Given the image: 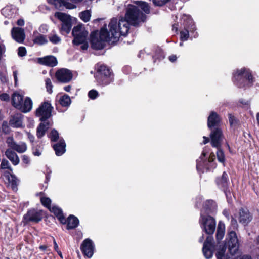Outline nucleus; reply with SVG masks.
I'll return each instance as SVG.
<instances>
[{"label": "nucleus", "instance_id": "obj_63", "mask_svg": "<svg viewBox=\"0 0 259 259\" xmlns=\"http://www.w3.org/2000/svg\"><path fill=\"white\" fill-rule=\"evenodd\" d=\"M13 76H14L15 84H16L17 82L18 81L17 71H15L13 72Z\"/></svg>", "mask_w": 259, "mask_h": 259}, {"label": "nucleus", "instance_id": "obj_29", "mask_svg": "<svg viewBox=\"0 0 259 259\" xmlns=\"http://www.w3.org/2000/svg\"><path fill=\"white\" fill-rule=\"evenodd\" d=\"M207 152L205 151V150H204L202 152L201 156L200 157V159H198L197 160V169L199 171H202V172H204V168H207V167L205 166V165H203V164H204V162L203 161V158L206 155Z\"/></svg>", "mask_w": 259, "mask_h": 259}, {"label": "nucleus", "instance_id": "obj_32", "mask_svg": "<svg viewBox=\"0 0 259 259\" xmlns=\"http://www.w3.org/2000/svg\"><path fill=\"white\" fill-rule=\"evenodd\" d=\"M33 41L34 44L39 45H42L48 42L46 36L40 34H38L37 35L35 36Z\"/></svg>", "mask_w": 259, "mask_h": 259}, {"label": "nucleus", "instance_id": "obj_15", "mask_svg": "<svg viewBox=\"0 0 259 259\" xmlns=\"http://www.w3.org/2000/svg\"><path fill=\"white\" fill-rule=\"evenodd\" d=\"M13 39L19 43H22L25 38L24 30L20 27H13L11 31Z\"/></svg>", "mask_w": 259, "mask_h": 259}, {"label": "nucleus", "instance_id": "obj_20", "mask_svg": "<svg viewBox=\"0 0 259 259\" xmlns=\"http://www.w3.org/2000/svg\"><path fill=\"white\" fill-rule=\"evenodd\" d=\"M37 128V136L38 138L42 137L47 130L52 126V123L48 121H42Z\"/></svg>", "mask_w": 259, "mask_h": 259}, {"label": "nucleus", "instance_id": "obj_12", "mask_svg": "<svg viewBox=\"0 0 259 259\" xmlns=\"http://www.w3.org/2000/svg\"><path fill=\"white\" fill-rule=\"evenodd\" d=\"M216 183L218 187L223 190L227 197L230 194L229 191H227L228 187V177L227 173L224 172L221 177H219L216 180Z\"/></svg>", "mask_w": 259, "mask_h": 259}, {"label": "nucleus", "instance_id": "obj_7", "mask_svg": "<svg viewBox=\"0 0 259 259\" xmlns=\"http://www.w3.org/2000/svg\"><path fill=\"white\" fill-rule=\"evenodd\" d=\"M53 107L48 102H44L37 109L36 115L40 117L41 121H46L51 116Z\"/></svg>", "mask_w": 259, "mask_h": 259}, {"label": "nucleus", "instance_id": "obj_59", "mask_svg": "<svg viewBox=\"0 0 259 259\" xmlns=\"http://www.w3.org/2000/svg\"><path fill=\"white\" fill-rule=\"evenodd\" d=\"M66 9H73L76 7L75 5L73 4H69L66 2L65 5Z\"/></svg>", "mask_w": 259, "mask_h": 259}, {"label": "nucleus", "instance_id": "obj_40", "mask_svg": "<svg viewBox=\"0 0 259 259\" xmlns=\"http://www.w3.org/2000/svg\"><path fill=\"white\" fill-rule=\"evenodd\" d=\"M226 251V246L223 245L222 247L218 251L216 256L217 259H228L225 254Z\"/></svg>", "mask_w": 259, "mask_h": 259}, {"label": "nucleus", "instance_id": "obj_41", "mask_svg": "<svg viewBox=\"0 0 259 259\" xmlns=\"http://www.w3.org/2000/svg\"><path fill=\"white\" fill-rule=\"evenodd\" d=\"M49 138L51 141L55 142L59 139V133L55 129L52 130L49 135Z\"/></svg>", "mask_w": 259, "mask_h": 259}, {"label": "nucleus", "instance_id": "obj_56", "mask_svg": "<svg viewBox=\"0 0 259 259\" xmlns=\"http://www.w3.org/2000/svg\"><path fill=\"white\" fill-rule=\"evenodd\" d=\"M22 161L24 163L26 164H28L30 163L29 158L26 155H23L22 156Z\"/></svg>", "mask_w": 259, "mask_h": 259}, {"label": "nucleus", "instance_id": "obj_46", "mask_svg": "<svg viewBox=\"0 0 259 259\" xmlns=\"http://www.w3.org/2000/svg\"><path fill=\"white\" fill-rule=\"evenodd\" d=\"M45 85L47 92L49 94H51L53 92V86L52 81L50 78H46L45 79Z\"/></svg>", "mask_w": 259, "mask_h": 259}, {"label": "nucleus", "instance_id": "obj_19", "mask_svg": "<svg viewBox=\"0 0 259 259\" xmlns=\"http://www.w3.org/2000/svg\"><path fill=\"white\" fill-rule=\"evenodd\" d=\"M39 63L50 67H54L57 64L56 58L53 56H46L38 59Z\"/></svg>", "mask_w": 259, "mask_h": 259}, {"label": "nucleus", "instance_id": "obj_18", "mask_svg": "<svg viewBox=\"0 0 259 259\" xmlns=\"http://www.w3.org/2000/svg\"><path fill=\"white\" fill-rule=\"evenodd\" d=\"M212 238L211 236L207 237L203 247V253L206 259H209L212 256Z\"/></svg>", "mask_w": 259, "mask_h": 259}, {"label": "nucleus", "instance_id": "obj_37", "mask_svg": "<svg viewBox=\"0 0 259 259\" xmlns=\"http://www.w3.org/2000/svg\"><path fill=\"white\" fill-rule=\"evenodd\" d=\"M91 16V12L89 10L84 11L79 14L80 19L85 22H88L90 20Z\"/></svg>", "mask_w": 259, "mask_h": 259}, {"label": "nucleus", "instance_id": "obj_25", "mask_svg": "<svg viewBox=\"0 0 259 259\" xmlns=\"http://www.w3.org/2000/svg\"><path fill=\"white\" fill-rule=\"evenodd\" d=\"M53 147L57 156L63 155L65 152V142L64 140H60L59 142L54 144Z\"/></svg>", "mask_w": 259, "mask_h": 259}, {"label": "nucleus", "instance_id": "obj_31", "mask_svg": "<svg viewBox=\"0 0 259 259\" xmlns=\"http://www.w3.org/2000/svg\"><path fill=\"white\" fill-rule=\"evenodd\" d=\"M66 33H68L70 31L72 25L75 22L76 19L71 17L69 15L66 14Z\"/></svg>", "mask_w": 259, "mask_h": 259}, {"label": "nucleus", "instance_id": "obj_55", "mask_svg": "<svg viewBox=\"0 0 259 259\" xmlns=\"http://www.w3.org/2000/svg\"><path fill=\"white\" fill-rule=\"evenodd\" d=\"M228 117L230 125H233L235 121L234 116L231 114H229Z\"/></svg>", "mask_w": 259, "mask_h": 259}, {"label": "nucleus", "instance_id": "obj_2", "mask_svg": "<svg viewBox=\"0 0 259 259\" xmlns=\"http://www.w3.org/2000/svg\"><path fill=\"white\" fill-rule=\"evenodd\" d=\"M233 81L239 88L249 87L254 82V77L249 68L243 67L234 72Z\"/></svg>", "mask_w": 259, "mask_h": 259}, {"label": "nucleus", "instance_id": "obj_48", "mask_svg": "<svg viewBox=\"0 0 259 259\" xmlns=\"http://www.w3.org/2000/svg\"><path fill=\"white\" fill-rule=\"evenodd\" d=\"M0 168L3 169H8L12 171V168L11 167L9 161L5 159H2Z\"/></svg>", "mask_w": 259, "mask_h": 259}, {"label": "nucleus", "instance_id": "obj_57", "mask_svg": "<svg viewBox=\"0 0 259 259\" xmlns=\"http://www.w3.org/2000/svg\"><path fill=\"white\" fill-rule=\"evenodd\" d=\"M27 135L30 141L31 142H33L35 139L34 136L29 132H27Z\"/></svg>", "mask_w": 259, "mask_h": 259}, {"label": "nucleus", "instance_id": "obj_27", "mask_svg": "<svg viewBox=\"0 0 259 259\" xmlns=\"http://www.w3.org/2000/svg\"><path fill=\"white\" fill-rule=\"evenodd\" d=\"M225 224L222 222H219L218 225L216 234V238L218 241L221 240L223 238L225 234Z\"/></svg>", "mask_w": 259, "mask_h": 259}, {"label": "nucleus", "instance_id": "obj_33", "mask_svg": "<svg viewBox=\"0 0 259 259\" xmlns=\"http://www.w3.org/2000/svg\"><path fill=\"white\" fill-rule=\"evenodd\" d=\"M48 2L54 5L56 9L60 10H63L65 6V0H48Z\"/></svg>", "mask_w": 259, "mask_h": 259}, {"label": "nucleus", "instance_id": "obj_36", "mask_svg": "<svg viewBox=\"0 0 259 259\" xmlns=\"http://www.w3.org/2000/svg\"><path fill=\"white\" fill-rule=\"evenodd\" d=\"M13 150L20 153H24L27 150V145L24 142H21L19 144L17 143Z\"/></svg>", "mask_w": 259, "mask_h": 259}, {"label": "nucleus", "instance_id": "obj_5", "mask_svg": "<svg viewBox=\"0 0 259 259\" xmlns=\"http://www.w3.org/2000/svg\"><path fill=\"white\" fill-rule=\"evenodd\" d=\"M182 19L186 22L184 23L185 25L184 29L180 32V38L182 41L187 40L189 36V32H194L196 28L194 22L190 16L187 15H183Z\"/></svg>", "mask_w": 259, "mask_h": 259}, {"label": "nucleus", "instance_id": "obj_64", "mask_svg": "<svg viewBox=\"0 0 259 259\" xmlns=\"http://www.w3.org/2000/svg\"><path fill=\"white\" fill-rule=\"evenodd\" d=\"M169 60L173 62L175 61L177 59V56L176 55H172L169 57Z\"/></svg>", "mask_w": 259, "mask_h": 259}, {"label": "nucleus", "instance_id": "obj_28", "mask_svg": "<svg viewBox=\"0 0 259 259\" xmlns=\"http://www.w3.org/2000/svg\"><path fill=\"white\" fill-rule=\"evenodd\" d=\"M6 177L8 181L9 185L11 187L14 191H16L17 190V186L18 181L16 177L14 175H10L9 173H7L6 175Z\"/></svg>", "mask_w": 259, "mask_h": 259}, {"label": "nucleus", "instance_id": "obj_53", "mask_svg": "<svg viewBox=\"0 0 259 259\" xmlns=\"http://www.w3.org/2000/svg\"><path fill=\"white\" fill-rule=\"evenodd\" d=\"M41 152H42V150H41V149L40 148V147H39V148L35 147V148H33V154L35 156H39L41 154Z\"/></svg>", "mask_w": 259, "mask_h": 259}, {"label": "nucleus", "instance_id": "obj_43", "mask_svg": "<svg viewBox=\"0 0 259 259\" xmlns=\"http://www.w3.org/2000/svg\"><path fill=\"white\" fill-rule=\"evenodd\" d=\"M1 13L6 17H11L13 15V13L11 12V8L9 7H6L2 9Z\"/></svg>", "mask_w": 259, "mask_h": 259}, {"label": "nucleus", "instance_id": "obj_50", "mask_svg": "<svg viewBox=\"0 0 259 259\" xmlns=\"http://www.w3.org/2000/svg\"><path fill=\"white\" fill-rule=\"evenodd\" d=\"M2 132L5 134H8L10 132L11 130L10 128V127L9 126L8 123L7 121H4L3 122L2 125Z\"/></svg>", "mask_w": 259, "mask_h": 259}, {"label": "nucleus", "instance_id": "obj_58", "mask_svg": "<svg viewBox=\"0 0 259 259\" xmlns=\"http://www.w3.org/2000/svg\"><path fill=\"white\" fill-rule=\"evenodd\" d=\"M231 224L234 228L237 227V226H238L237 222V221L235 219L232 218L231 221Z\"/></svg>", "mask_w": 259, "mask_h": 259}, {"label": "nucleus", "instance_id": "obj_38", "mask_svg": "<svg viewBox=\"0 0 259 259\" xmlns=\"http://www.w3.org/2000/svg\"><path fill=\"white\" fill-rule=\"evenodd\" d=\"M77 76L76 72H72L71 70L66 69V82L70 81L73 78Z\"/></svg>", "mask_w": 259, "mask_h": 259}, {"label": "nucleus", "instance_id": "obj_8", "mask_svg": "<svg viewBox=\"0 0 259 259\" xmlns=\"http://www.w3.org/2000/svg\"><path fill=\"white\" fill-rule=\"evenodd\" d=\"M227 239L230 253L232 255L236 254L239 248V242L236 233L233 231H230L228 233Z\"/></svg>", "mask_w": 259, "mask_h": 259}, {"label": "nucleus", "instance_id": "obj_6", "mask_svg": "<svg viewBox=\"0 0 259 259\" xmlns=\"http://www.w3.org/2000/svg\"><path fill=\"white\" fill-rule=\"evenodd\" d=\"M99 79L103 85L109 84L113 79L110 70L105 65H101L97 70Z\"/></svg>", "mask_w": 259, "mask_h": 259}, {"label": "nucleus", "instance_id": "obj_26", "mask_svg": "<svg viewBox=\"0 0 259 259\" xmlns=\"http://www.w3.org/2000/svg\"><path fill=\"white\" fill-rule=\"evenodd\" d=\"M32 108V101L31 99L29 97H26L24 100L23 101L22 104H21V107L19 108V110H20L23 112L26 113L29 112Z\"/></svg>", "mask_w": 259, "mask_h": 259}, {"label": "nucleus", "instance_id": "obj_1", "mask_svg": "<svg viewBox=\"0 0 259 259\" xmlns=\"http://www.w3.org/2000/svg\"><path fill=\"white\" fill-rule=\"evenodd\" d=\"M145 19V15L137 7L129 6L125 15V19H112L108 25L109 30H107L106 26L102 28L99 37L97 32L91 33L92 47L96 50H100L104 48L105 42L114 43L117 41L121 35H126L129 30L130 24L136 26L144 22Z\"/></svg>", "mask_w": 259, "mask_h": 259}, {"label": "nucleus", "instance_id": "obj_52", "mask_svg": "<svg viewBox=\"0 0 259 259\" xmlns=\"http://www.w3.org/2000/svg\"><path fill=\"white\" fill-rule=\"evenodd\" d=\"M18 54L20 57H23L26 54V50L25 47H20L18 48Z\"/></svg>", "mask_w": 259, "mask_h": 259}, {"label": "nucleus", "instance_id": "obj_60", "mask_svg": "<svg viewBox=\"0 0 259 259\" xmlns=\"http://www.w3.org/2000/svg\"><path fill=\"white\" fill-rule=\"evenodd\" d=\"M71 103V99L69 96L66 95V107L69 106Z\"/></svg>", "mask_w": 259, "mask_h": 259}, {"label": "nucleus", "instance_id": "obj_10", "mask_svg": "<svg viewBox=\"0 0 259 259\" xmlns=\"http://www.w3.org/2000/svg\"><path fill=\"white\" fill-rule=\"evenodd\" d=\"M80 249L85 256L88 258L92 257L95 249L93 242L89 238L85 239L81 245Z\"/></svg>", "mask_w": 259, "mask_h": 259}, {"label": "nucleus", "instance_id": "obj_23", "mask_svg": "<svg viewBox=\"0 0 259 259\" xmlns=\"http://www.w3.org/2000/svg\"><path fill=\"white\" fill-rule=\"evenodd\" d=\"M23 101V96L18 93H14L12 97V105L17 109L21 107Z\"/></svg>", "mask_w": 259, "mask_h": 259}, {"label": "nucleus", "instance_id": "obj_30", "mask_svg": "<svg viewBox=\"0 0 259 259\" xmlns=\"http://www.w3.org/2000/svg\"><path fill=\"white\" fill-rule=\"evenodd\" d=\"M55 78L57 82L65 83V69H58L55 73Z\"/></svg>", "mask_w": 259, "mask_h": 259}, {"label": "nucleus", "instance_id": "obj_16", "mask_svg": "<svg viewBox=\"0 0 259 259\" xmlns=\"http://www.w3.org/2000/svg\"><path fill=\"white\" fill-rule=\"evenodd\" d=\"M23 117L20 113H16L10 117L9 125L13 128H21L23 127Z\"/></svg>", "mask_w": 259, "mask_h": 259}, {"label": "nucleus", "instance_id": "obj_45", "mask_svg": "<svg viewBox=\"0 0 259 259\" xmlns=\"http://www.w3.org/2000/svg\"><path fill=\"white\" fill-rule=\"evenodd\" d=\"M49 39L54 44H57L61 41V38L56 34H50Z\"/></svg>", "mask_w": 259, "mask_h": 259}, {"label": "nucleus", "instance_id": "obj_42", "mask_svg": "<svg viewBox=\"0 0 259 259\" xmlns=\"http://www.w3.org/2000/svg\"><path fill=\"white\" fill-rule=\"evenodd\" d=\"M6 143L8 146L9 147V149H11L12 150L14 149L17 144L12 137H9L7 138Z\"/></svg>", "mask_w": 259, "mask_h": 259}, {"label": "nucleus", "instance_id": "obj_14", "mask_svg": "<svg viewBox=\"0 0 259 259\" xmlns=\"http://www.w3.org/2000/svg\"><path fill=\"white\" fill-rule=\"evenodd\" d=\"M252 219V217L248 209L245 208L239 209L238 219L240 223L246 225L251 221Z\"/></svg>", "mask_w": 259, "mask_h": 259}, {"label": "nucleus", "instance_id": "obj_61", "mask_svg": "<svg viewBox=\"0 0 259 259\" xmlns=\"http://www.w3.org/2000/svg\"><path fill=\"white\" fill-rule=\"evenodd\" d=\"M215 155L213 153H211L209 156V157L208 159V162H211L213 161V160L215 159Z\"/></svg>", "mask_w": 259, "mask_h": 259}, {"label": "nucleus", "instance_id": "obj_22", "mask_svg": "<svg viewBox=\"0 0 259 259\" xmlns=\"http://www.w3.org/2000/svg\"><path fill=\"white\" fill-rule=\"evenodd\" d=\"M49 210L54 214L62 224H65V218L63 217V211L61 208L57 206L53 205Z\"/></svg>", "mask_w": 259, "mask_h": 259}, {"label": "nucleus", "instance_id": "obj_44", "mask_svg": "<svg viewBox=\"0 0 259 259\" xmlns=\"http://www.w3.org/2000/svg\"><path fill=\"white\" fill-rule=\"evenodd\" d=\"M218 150L217 152L218 160L219 162L224 163L225 160V155L223 151L220 148H218Z\"/></svg>", "mask_w": 259, "mask_h": 259}, {"label": "nucleus", "instance_id": "obj_4", "mask_svg": "<svg viewBox=\"0 0 259 259\" xmlns=\"http://www.w3.org/2000/svg\"><path fill=\"white\" fill-rule=\"evenodd\" d=\"M199 224L201 228L206 234H212L215 229L216 222L214 219L210 215L200 214Z\"/></svg>", "mask_w": 259, "mask_h": 259}, {"label": "nucleus", "instance_id": "obj_3", "mask_svg": "<svg viewBox=\"0 0 259 259\" xmlns=\"http://www.w3.org/2000/svg\"><path fill=\"white\" fill-rule=\"evenodd\" d=\"M74 36L73 43L76 45H82L81 48L83 50H87L88 48V32L82 25H78L74 27L72 30Z\"/></svg>", "mask_w": 259, "mask_h": 259}, {"label": "nucleus", "instance_id": "obj_54", "mask_svg": "<svg viewBox=\"0 0 259 259\" xmlns=\"http://www.w3.org/2000/svg\"><path fill=\"white\" fill-rule=\"evenodd\" d=\"M9 95L6 93H2L0 95V99L2 101H7L9 100Z\"/></svg>", "mask_w": 259, "mask_h": 259}, {"label": "nucleus", "instance_id": "obj_39", "mask_svg": "<svg viewBox=\"0 0 259 259\" xmlns=\"http://www.w3.org/2000/svg\"><path fill=\"white\" fill-rule=\"evenodd\" d=\"M40 201L41 204L48 209H49L51 206V200L47 197L41 196L40 197Z\"/></svg>", "mask_w": 259, "mask_h": 259}, {"label": "nucleus", "instance_id": "obj_13", "mask_svg": "<svg viewBox=\"0 0 259 259\" xmlns=\"http://www.w3.org/2000/svg\"><path fill=\"white\" fill-rule=\"evenodd\" d=\"M217 205L214 201L211 200H207L205 202L201 213L204 215L212 214L216 212Z\"/></svg>", "mask_w": 259, "mask_h": 259}, {"label": "nucleus", "instance_id": "obj_21", "mask_svg": "<svg viewBox=\"0 0 259 259\" xmlns=\"http://www.w3.org/2000/svg\"><path fill=\"white\" fill-rule=\"evenodd\" d=\"M5 155L14 165H17L19 163L20 160L18 156L12 149H7L5 151Z\"/></svg>", "mask_w": 259, "mask_h": 259}, {"label": "nucleus", "instance_id": "obj_11", "mask_svg": "<svg viewBox=\"0 0 259 259\" xmlns=\"http://www.w3.org/2000/svg\"><path fill=\"white\" fill-rule=\"evenodd\" d=\"M42 216V210L31 209L27 212L24 218L26 221L38 222L41 220Z\"/></svg>", "mask_w": 259, "mask_h": 259}, {"label": "nucleus", "instance_id": "obj_9", "mask_svg": "<svg viewBox=\"0 0 259 259\" xmlns=\"http://www.w3.org/2000/svg\"><path fill=\"white\" fill-rule=\"evenodd\" d=\"M211 130L210 136L211 146L217 148H220L223 138L222 130L220 127H216Z\"/></svg>", "mask_w": 259, "mask_h": 259}, {"label": "nucleus", "instance_id": "obj_62", "mask_svg": "<svg viewBox=\"0 0 259 259\" xmlns=\"http://www.w3.org/2000/svg\"><path fill=\"white\" fill-rule=\"evenodd\" d=\"M17 24L19 26H22L24 25V21L23 19H19L17 22Z\"/></svg>", "mask_w": 259, "mask_h": 259}, {"label": "nucleus", "instance_id": "obj_24", "mask_svg": "<svg viewBox=\"0 0 259 259\" xmlns=\"http://www.w3.org/2000/svg\"><path fill=\"white\" fill-rule=\"evenodd\" d=\"M79 223V221L78 218L73 215H70L67 220H66V224L67 223L68 229H74L77 227Z\"/></svg>", "mask_w": 259, "mask_h": 259}, {"label": "nucleus", "instance_id": "obj_51", "mask_svg": "<svg viewBox=\"0 0 259 259\" xmlns=\"http://www.w3.org/2000/svg\"><path fill=\"white\" fill-rule=\"evenodd\" d=\"M98 92L94 90H91L88 93L89 98L92 99H95L98 96Z\"/></svg>", "mask_w": 259, "mask_h": 259}, {"label": "nucleus", "instance_id": "obj_49", "mask_svg": "<svg viewBox=\"0 0 259 259\" xmlns=\"http://www.w3.org/2000/svg\"><path fill=\"white\" fill-rule=\"evenodd\" d=\"M56 98L60 105L62 106H65V94L62 93H59L56 96Z\"/></svg>", "mask_w": 259, "mask_h": 259}, {"label": "nucleus", "instance_id": "obj_17", "mask_svg": "<svg viewBox=\"0 0 259 259\" xmlns=\"http://www.w3.org/2000/svg\"><path fill=\"white\" fill-rule=\"evenodd\" d=\"M221 118L219 115L215 112H211L207 119V125L210 130H213V127H219Z\"/></svg>", "mask_w": 259, "mask_h": 259}, {"label": "nucleus", "instance_id": "obj_47", "mask_svg": "<svg viewBox=\"0 0 259 259\" xmlns=\"http://www.w3.org/2000/svg\"><path fill=\"white\" fill-rule=\"evenodd\" d=\"M140 7L146 13H149L150 11L149 6L147 3L144 2L139 1L138 2Z\"/></svg>", "mask_w": 259, "mask_h": 259}, {"label": "nucleus", "instance_id": "obj_35", "mask_svg": "<svg viewBox=\"0 0 259 259\" xmlns=\"http://www.w3.org/2000/svg\"><path fill=\"white\" fill-rule=\"evenodd\" d=\"M55 17L62 22V27L60 29V32L63 33L64 31V27L65 26V14L62 12H57L55 13Z\"/></svg>", "mask_w": 259, "mask_h": 259}, {"label": "nucleus", "instance_id": "obj_34", "mask_svg": "<svg viewBox=\"0 0 259 259\" xmlns=\"http://www.w3.org/2000/svg\"><path fill=\"white\" fill-rule=\"evenodd\" d=\"M8 81V77L7 75V71L5 67H1L0 68V83L5 84Z\"/></svg>", "mask_w": 259, "mask_h": 259}]
</instances>
